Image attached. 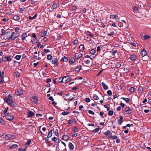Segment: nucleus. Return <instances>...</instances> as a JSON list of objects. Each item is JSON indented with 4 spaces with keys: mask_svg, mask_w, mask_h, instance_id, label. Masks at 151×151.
Instances as JSON below:
<instances>
[{
    "mask_svg": "<svg viewBox=\"0 0 151 151\" xmlns=\"http://www.w3.org/2000/svg\"><path fill=\"white\" fill-rule=\"evenodd\" d=\"M14 33V32H12L9 31L6 32L5 35L6 36V38L9 40L10 39H13V37H12V36Z\"/></svg>",
    "mask_w": 151,
    "mask_h": 151,
    "instance_id": "obj_1",
    "label": "nucleus"
},
{
    "mask_svg": "<svg viewBox=\"0 0 151 151\" xmlns=\"http://www.w3.org/2000/svg\"><path fill=\"white\" fill-rule=\"evenodd\" d=\"M4 117H6V119L10 121H12L14 119V116L13 114L11 113H9L5 115Z\"/></svg>",
    "mask_w": 151,
    "mask_h": 151,
    "instance_id": "obj_2",
    "label": "nucleus"
},
{
    "mask_svg": "<svg viewBox=\"0 0 151 151\" xmlns=\"http://www.w3.org/2000/svg\"><path fill=\"white\" fill-rule=\"evenodd\" d=\"M8 104L10 105L11 106L14 107L16 106V103L12 100L11 99H9V101H8V103H7Z\"/></svg>",
    "mask_w": 151,
    "mask_h": 151,
    "instance_id": "obj_3",
    "label": "nucleus"
},
{
    "mask_svg": "<svg viewBox=\"0 0 151 151\" xmlns=\"http://www.w3.org/2000/svg\"><path fill=\"white\" fill-rule=\"evenodd\" d=\"M23 91L20 89H17L15 91V93L17 96H21L23 94Z\"/></svg>",
    "mask_w": 151,
    "mask_h": 151,
    "instance_id": "obj_4",
    "label": "nucleus"
},
{
    "mask_svg": "<svg viewBox=\"0 0 151 151\" xmlns=\"http://www.w3.org/2000/svg\"><path fill=\"white\" fill-rule=\"evenodd\" d=\"M104 134L109 139H110L111 137L112 133L109 130H108L106 132H104Z\"/></svg>",
    "mask_w": 151,
    "mask_h": 151,
    "instance_id": "obj_5",
    "label": "nucleus"
},
{
    "mask_svg": "<svg viewBox=\"0 0 151 151\" xmlns=\"http://www.w3.org/2000/svg\"><path fill=\"white\" fill-rule=\"evenodd\" d=\"M31 101L35 104H36L38 101V98L37 96H35L34 97H32L30 98Z\"/></svg>",
    "mask_w": 151,
    "mask_h": 151,
    "instance_id": "obj_6",
    "label": "nucleus"
},
{
    "mask_svg": "<svg viewBox=\"0 0 151 151\" xmlns=\"http://www.w3.org/2000/svg\"><path fill=\"white\" fill-rule=\"evenodd\" d=\"M35 114L32 111L29 110L27 112V117L29 118L33 116Z\"/></svg>",
    "mask_w": 151,
    "mask_h": 151,
    "instance_id": "obj_7",
    "label": "nucleus"
},
{
    "mask_svg": "<svg viewBox=\"0 0 151 151\" xmlns=\"http://www.w3.org/2000/svg\"><path fill=\"white\" fill-rule=\"evenodd\" d=\"M147 52L144 48H143L141 51L140 55L142 57H144L146 55H147Z\"/></svg>",
    "mask_w": 151,
    "mask_h": 151,
    "instance_id": "obj_8",
    "label": "nucleus"
},
{
    "mask_svg": "<svg viewBox=\"0 0 151 151\" xmlns=\"http://www.w3.org/2000/svg\"><path fill=\"white\" fill-rule=\"evenodd\" d=\"M82 65H78L74 68L73 70L77 73H79L81 69Z\"/></svg>",
    "mask_w": 151,
    "mask_h": 151,
    "instance_id": "obj_9",
    "label": "nucleus"
},
{
    "mask_svg": "<svg viewBox=\"0 0 151 151\" xmlns=\"http://www.w3.org/2000/svg\"><path fill=\"white\" fill-rule=\"evenodd\" d=\"M130 59L133 61L136 60H137V56L135 54H133L131 56Z\"/></svg>",
    "mask_w": 151,
    "mask_h": 151,
    "instance_id": "obj_10",
    "label": "nucleus"
},
{
    "mask_svg": "<svg viewBox=\"0 0 151 151\" xmlns=\"http://www.w3.org/2000/svg\"><path fill=\"white\" fill-rule=\"evenodd\" d=\"M58 59L56 58H53L52 60V63L55 66L58 65Z\"/></svg>",
    "mask_w": 151,
    "mask_h": 151,
    "instance_id": "obj_11",
    "label": "nucleus"
},
{
    "mask_svg": "<svg viewBox=\"0 0 151 151\" xmlns=\"http://www.w3.org/2000/svg\"><path fill=\"white\" fill-rule=\"evenodd\" d=\"M123 116H120L119 119L118 121V124L119 125H120L122 124L123 122Z\"/></svg>",
    "mask_w": 151,
    "mask_h": 151,
    "instance_id": "obj_12",
    "label": "nucleus"
},
{
    "mask_svg": "<svg viewBox=\"0 0 151 151\" xmlns=\"http://www.w3.org/2000/svg\"><path fill=\"white\" fill-rule=\"evenodd\" d=\"M28 32H26L22 34V35H21V37L22 38V41H24L25 40L26 38L27 37V33Z\"/></svg>",
    "mask_w": 151,
    "mask_h": 151,
    "instance_id": "obj_13",
    "label": "nucleus"
},
{
    "mask_svg": "<svg viewBox=\"0 0 151 151\" xmlns=\"http://www.w3.org/2000/svg\"><path fill=\"white\" fill-rule=\"evenodd\" d=\"M75 58L73 57H71L69 60V63L70 64H74L75 63Z\"/></svg>",
    "mask_w": 151,
    "mask_h": 151,
    "instance_id": "obj_14",
    "label": "nucleus"
},
{
    "mask_svg": "<svg viewBox=\"0 0 151 151\" xmlns=\"http://www.w3.org/2000/svg\"><path fill=\"white\" fill-rule=\"evenodd\" d=\"M61 143L64 145V147H63V148H65V149H62V148H60V149L58 147L59 149V150L60 151H66V149L65 148L66 146L65 144V143L64 142H63V141L61 142Z\"/></svg>",
    "mask_w": 151,
    "mask_h": 151,
    "instance_id": "obj_15",
    "label": "nucleus"
},
{
    "mask_svg": "<svg viewBox=\"0 0 151 151\" xmlns=\"http://www.w3.org/2000/svg\"><path fill=\"white\" fill-rule=\"evenodd\" d=\"M110 19H115L116 20H117V19L118 20L119 19V18H118V15L117 14H115L114 15H110Z\"/></svg>",
    "mask_w": 151,
    "mask_h": 151,
    "instance_id": "obj_16",
    "label": "nucleus"
},
{
    "mask_svg": "<svg viewBox=\"0 0 151 151\" xmlns=\"http://www.w3.org/2000/svg\"><path fill=\"white\" fill-rule=\"evenodd\" d=\"M79 49H80V51L83 52L85 50L84 45L83 44L80 45L79 47Z\"/></svg>",
    "mask_w": 151,
    "mask_h": 151,
    "instance_id": "obj_17",
    "label": "nucleus"
},
{
    "mask_svg": "<svg viewBox=\"0 0 151 151\" xmlns=\"http://www.w3.org/2000/svg\"><path fill=\"white\" fill-rule=\"evenodd\" d=\"M9 107H7L6 109L4 110V111L2 112V113L1 114V115H3V116H4L5 115H6V114H7L8 113H7V111L8 110Z\"/></svg>",
    "mask_w": 151,
    "mask_h": 151,
    "instance_id": "obj_18",
    "label": "nucleus"
},
{
    "mask_svg": "<svg viewBox=\"0 0 151 151\" xmlns=\"http://www.w3.org/2000/svg\"><path fill=\"white\" fill-rule=\"evenodd\" d=\"M101 84L104 90H107L108 89V86L106 85L104 82H102Z\"/></svg>",
    "mask_w": 151,
    "mask_h": 151,
    "instance_id": "obj_19",
    "label": "nucleus"
},
{
    "mask_svg": "<svg viewBox=\"0 0 151 151\" xmlns=\"http://www.w3.org/2000/svg\"><path fill=\"white\" fill-rule=\"evenodd\" d=\"M83 55L81 53H80L78 55H76L74 56L76 60H78Z\"/></svg>",
    "mask_w": 151,
    "mask_h": 151,
    "instance_id": "obj_20",
    "label": "nucleus"
},
{
    "mask_svg": "<svg viewBox=\"0 0 151 151\" xmlns=\"http://www.w3.org/2000/svg\"><path fill=\"white\" fill-rule=\"evenodd\" d=\"M66 78L65 76L63 78L60 77L59 79V82L60 83H64V79H65Z\"/></svg>",
    "mask_w": 151,
    "mask_h": 151,
    "instance_id": "obj_21",
    "label": "nucleus"
},
{
    "mask_svg": "<svg viewBox=\"0 0 151 151\" xmlns=\"http://www.w3.org/2000/svg\"><path fill=\"white\" fill-rule=\"evenodd\" d=\"M15 33L14 32V33L12 36V37L13 38L12 39H10L11 40H14L20 36V34L19 33H18V35H17V36H15Z\"/></svg>",
    "mask_w": 151,
    "mask_h": 151,
    "instance_id": "obj_22",
    "label": "nucleus"
},
{
    "mask_svg": "<svg viewBox=\"0 0 151 151\" xmlns=\"http://www.w3.org/2000/svg\"><path fill=\"white\" fill-rule=\"evenodd\" d=\"M68 146L69 149L71 150H73L74 148V145L71 142L69 143Z\"/></svg>",
    "mask_w": 151,
    "mask_h": 151,
    "instance_id": "obj_23",
    "label": "nucleus"
},
{
    "mask_svg": "<svg viewBox=\"0 0 151 151\" xmlns=\"http://www.w3.org/2000/svg\"><path fill=\"white\" fill-rule=\"evenodd\" d=\"M13 19L15 21H18L20 19V17L18 15H15L13 17Z\"/></svg>",
    "mask_w": 151,
    "mask_h": 151,
    "instance_id": "obj_24",
    "label": "nucleus"
},
{
    "mask_svg": "<svg viewBox=\"0 0 151 151\" xmlns=\"http://www.w3.org/2000/svg\"><path fill=\"white\" fill-rule=\"evenodd\" d=\"M67 77L65 79H64V83H65L68 82L70 81V79L69 77L68 76H65Z\"/></svg>",
    "mask_w": 151,
    "mask_h": 151,
    "instance_id": "obj_25",
    "label": "nucleus"
},
{
    "mask_svg": "<svg viewBox=\"0 0 151 151\" xmlns=\"http://www.w3.org/2000/svg\"><path fill=\"white\" fill-rule=\"evenodd\" d=\"M47 34V32L46 31H44L43 32L41 33L40 35V36L41 37H44L46 36Z\"/></svg>",
    "mask_w": 151,
    "mask_h": 151,
    "instance_id": "obj_26",
    "label": "nucleus"
},
{
    "mask_svg": "<svg viewBox=\"0 0 151 151\" xmlns=\"http://www.w3.org/2000/svg\"><path fill=\"white\" fill-rule=\"evenodd\" d=\"M69 139V137L67 135H64L63 137V139L64 140H67Z\"/></svg>",
    "mask_w": 151,
    "mask_h": 151,
    "instance_id": "obj_27",
    "label": "nucleus"
},
{
    "mask_svg": "<svg viewBox=\"0 0 151 151\" xmlns=\"http://www.w3.org/2000/svg\"><path fill=\"white\" fill-rule=\"evenodd\" d=\"M53 129L51 130L49 132L48 134L47 135V138H50V137L52 135V131H53Z\"/></svg>",
    "mask_w": 151,
    "mask_h": 151,
    "instance_id": "obj_28",
    "label": "nucleus"
},
{
    "mask_svg": "<svg viewBox=\"0 0 151 151\" xmlns=\"http://www.w3.org/2000/svg\"><path fill=\"white\" fill-rule=\"evenodd\" d=\"M132 9L133 10L136 12H138L139 11L138 8L135 6H132Z\"/></svg>",
    "mask_w": 151,
    "mask_h": 151,
    "instance_id": "obj_29",
    "label": "nucleus"
},
{
    "mask_svg": "<svg viewBox=\"0 0 151 151\" xmlns=\"http://www.w3.org/2000/svg\"><path fill=\"white\" fill-rule=\"evenodd\" d=\"M98 128H96L92 131V132L94 133L97 132L100 129L99 127V126H98Z\"/></svg>",
    "mask_w": 151,
    "mask_h": 151,
    "instance_id": "obj_30",
    "label": "nucleus"
},
{
    "mask_svg": "<svg viewBox=\"0 0 151 151\" xmlns=\"http://www.w3.org/2000/svg\"><path fill=\"white\" fill-rule=\"evenodd\" d=\"M122 99L124 100L127 103H128L129 101V99L128 98L122 97Z\"/></svg>",
    "mask_w": 151,
    "mask_h": 151,
    "instance_id": "obj_31",
    "label": "nucleus"
},
{
    "mask_svg": "<svg viewBox=\"0 0 151 151\" xmlns=\"http://www.w3.org/2000/svg\"><path fill=\"white\" fill-rule=\"evenodd\" d=\"M52 56L50 54H48L47 55V58L49 60H50L52 59Z\"/></svg>",
    "mask_w": 151,
    "mask_h": 151,
    "instance_id": "obj_32",
    "label": "nucleus"
},
{
    "mask_svg": "<svg viewBox=\"0 0 151 151\" xmlns=\"http://www.w3.org/2000/svg\"><path fill=\"white\" fill-rule=\"evenodd\" d=\"M150 38V37L148 35H146L144 36V39L145 40H147Z\"/></svg>",
    "mask_w": 151,
    "mask_h": 151,
    "instance_id": "obj_33",
    "label": "nucleus"
},
{
    "mask_svg": "<svg viewBox=\"0 0 151 151\" xmlns=\"http://www.w3.org/2000/svg\"><path fill=\"white\" fill-rule=\"evenodd\" d=\"M54 133L55 134V135L57 137H58L59 136V133H58V130L57 129H55V131L54 132Z\"/></svg>",
    "mask_w": 151,
    "mask_h": 151,
    "instance_id": "obj_34",
    "label": "nucleus"
},
{
    "mask_svg": "<svg viewBox=\"0 0 151 151\" xmlns=\"http://www.w3.org/2000/svg\"><path fill=\"white\" fill-rule=\"evenodd\" d=\"M72 130L74 132H78V128L76 127H73L72 128Z\"/></svg>",
    "mask_w": 151,
    "mask_h": 151,
    "instance_id": "obj_35",
    "label": "nucleus"
},
{
    "mask_svg": "<svg viewBox=\"0 0 151 151\" xmlns=\"http://www.w3.org/2000/svg\"><path fill=\"white\" fill-rule=\"evenodd\" d=\"M58 7V4H57L55 3L52 6V8L53 9H55L57 8Z\"/></svg>",
    "mask_w": 151,
    "mask_h": 151,
    "instance_id": "obj_36",
    "label": "nucleus"
},
{
    "mask_svg": "<svg viewBox=\"0 0 151 151\" xmlns=\"http://www.w3.org/2000/svg\"><path fill=\"white\" fill-rule=\"evenodd\" d=\"M9 137L10 139H14L16 137L15 135L12 134H9Z\"/></svg>",
    "mask_w": 151,
    "mask_h": 151,
    "instance_id": "obj_37",
    "label": "nucleus"
},
{
    "mask_svg": "<svg viewBox=\"0 0 151 151\" xmlns=\"http://www.w3.org/2000/svg\"><path fill=\"white\" fill-rule=\"evenodd\" d=\"M121 64L119 62H117L116 64V66L117 68H119L121 67Z\"/></svg>",
    "mask_w": 151,
    "mask_h": 151,
    "instance_id": "obj_38",
    "label": "nucleus"
},
{
    "mask_svg": "<svg viewBox=\"0 0 151 151\" xmlns=\"http://www.w3.org/2000/svg\"><path fill=\"white\" fill-rule=\"evenodd\" d=\"M93 97L94 99L95 100H98L99 99V97L96 94H94L93 95Z\"/></svg>",
    "mask_w": 151,
    "mask_h": 151,
    "instance_id": "obj_39",
    "label": "nucleus"
},
{
    "mask_svg": "<svg viewBox=\"0 0 151 151\" xmlns=\"http://www.w3.org/2000/svg\"><path fill=\"white\" fill-rule=\"evenodd\" d=\"M18 147V145L17 144H14L12 145L10 147V148H13L15 149L17 148Z\"/></svg>",
    "mask_w": 151,
    "mask_h": 151,
    "instance_id": "obj_40",
    "label": "nucleus"
},
{
    "mask_svg": "<svg viewBox=\"0 0 151 151\" xmlns=\"http://www.w3.org/2000/svg\"><path fill=\"white\" fill-rule=\"evenodd\" d=\"M138 91L140 93L142 92L143 91V88L142 86H139L138 88Z\"/></svg>",
    "mask_w": 151,
    "mask_h": 151,
    "instance_id": "obj_41",
    "label": "nucleus"
},
{
    "mask_svg": "<svg viewBox=\"0 0 151 151\" xmlns=\"http://www.w3.org/2000/svg\"><path fill=\"white\" fill-rule=\"evenodd\" d=\"M118 50H116L114 51H111V53L112 55H115V53L117 52Z\"/></svg>",
    "mask_w": 151,
    "mask_h": 151,
    "instance_id": "obj_42",
    "label": "nucleus"
},
{
    "mask_svg": "<svg viewBox=\"0 0 151 151\" xmlns=\"http://www.w3.org/2000/svg\"><path fill=\"white\" fill-rule=\"evenodd\" d=\"M21 57V55H17L15 57V59L17 60H19L20 59Z\"/></svg>",
    "mask_w": 151,
    "mask_h": 151,
    "instance_id": "obj_43",
    "label": "nucleus"
},
{
    "mask_svg": "<svg viewBox=\"0 0 151 151\" xmlns=\"http://www.w3.org/2000/svg\"><path fill=\"white\" fill-rule=\"evenodd\" d=\"M4 138L6 140H10L9 138V134L6 135L5 137H4Z\"/></svg>",
    "mask_w": 151,
    "mask_h": 151,
    "instance_id": "obj_44",
    "label": "nucleus"
},
{
    "mask_svg": "<svg viewBox=\"0 0 151 151\" xmlns=\"http://www.w3.org/2000/svg\"><path fill=\"white\" fill-rule=\"evenodd\" d=\"M52 141H54L55 142H57V140H59V139H57V138L56 137H54L52 138Z\"/></svg>",
    "mask_w": 151,
    "mask_h": 151,
    "instance_id": "obj_45",
    "label": "nucleus"
},
{
    "mask_svg": "<svg viewBox=\"0 0 151 151\" xmlns=\"http://www.w3.org/2000/svg\"><path fill=\"white\" fill-rule=\"evenodd\" d=\"M134 87H132L130 88L129 89V91L130 93H132L134 92Z\"/></svg>",
    "mask_w": 151,
    "mask_h": 151,
    "instance_id": "obj_46",
    "label": "nucleus"
},
{
    "mask_svg": "<svg viewBox=\"0 0 151 151\" xmlns=\"http://www.w3.org/2000/svg\"><path fill=\"white\" fill-rule=\"evenodd\" d=\"M87 34L88 35H89L90 37H93V35L89 31H87Z\"/></svg>",
    "mask_w": 151,
    "mask_h": 151,
    "instance_id": "obj_47",
    "label": "nucleus"
},
{
    "mask_svg": "<svg viewBox=\"0 0 151 151\" xmlns=\"http://www.w3.org/2000/svg\"><path fill=\"white\" fill-rule=\"evenodd\" d=\"M9 99H9V98H8L7 97H5L4 99V101L6 103H8V101H9Z\"/></svg>",
    "mask_w": 151,
    "mask_h": 151,
    "instance_id": "obj_48",
    "label": "nucleus"
},
{
    "mask_svg": "<svg viewBox=\"0 0 151 151\" xmlns=\"http://www.w3.org/2000/svg\"><path fill=\"white\" fill-rule=\"evenodd\" d=\"M38 41V40L37 39V38H35L32 41V44H35Z\"/></svg>",
    "mask_w": 151,
    "mask_h": 151,
    "instance_id": "obj_49",
    "label": "nucleus"
},
{
    "mask_svg": "<svg viewBox=\"0 0 151 151\" xmlns=\"http://www.w3.org/2000/svg\"><path fill=\"white\" fill-rule=\"evenodd\" d=\"M6 60L7 61H10L12 60V59L9 56H6Z\"/></svg>",
    "mask_w": 151,
    "mask_h": 151,
    "instance_id": "obj_50",
    "label": "nucleus"
},
{
    "mask_svg": "<svg viewBox=\"0 0 151 151\" xmlns=\"http://www.w3.org/2000/svg\"><path fill=\"white\" fill-rule=\"evenodd\" d=\"M113 111L112 110H110L109 111V112L108 113V114L109 115L112 116L113 115Z\"/></svg>",
    "mask_w": 151,
    "mask_h": 151,
    "instance_id": "obj_51",
    "label": "nucleus"
},
{
    "mask_svg": "<svg viewBox=\"0 0 151 151\" xmlns=\"http://www.w3.org/2000/svg\"><path fill=\"white\" fill-rule=\"evenodd\" d=\"M31 142V140L30 139H27V142L25 144V145H29L30 144Z\"/></svg>",
    "mask_w": 151,
    "mask_h": 151,
    "instance_id": "obj_52",
    "label": "nucleus"
},
{
    "mask_svg": "<svg viewBox=\"0 0 151 151\" xmlns=\"http://www.w3.org/2000/svg\"><path fill=\"white\" fill-rule=\"evenodd\" d=\"M132 109L129 110L128 111H126V113L127 114H131V111H132Z\"/></svg>",
    "mask_w": 151,
    "mask_h": 151,
    "instance_id": "obj_53",
    "label": "nucleus"
},
{
    "mask_svg": "<svg viewBox=\"0 0 151 151\" xmlns=\"http://www.w3.org/2000/svg\"><path fill=\"white\" fill-rule=\"evenodd\" d=\"M70 113L69 112H67V111H63V112L62 114L63 115H66L69 114Z\"/></svg>",
    "mask_w": 151,
    "mask_h": 151,
    "instance_id": "obj_54",
    "label": "nucleus"
},
{
    "mask_svg": "<svg viewBox=\"0 0 151 151\" xmlns=\"http://www.w3.org/2000/svg\"><path fill=\"white\" fill-rule=\"evenodd\" d=\"M107 93L108 95L110 96L112 94L111 91L110 90L107 91Z\"/></svg>",
    "mask_w": 151,
    "mask_h": 151,
    "instance_id": "obj_55",
    "label": "nucleus"
},
{
    "mask_svg": "<svg viewBox=\"0 0 151 151\" xmlns=\"http://www.w3.org/2000/svg\"><path fill=\"white\" fill-rule=\"evenodd\" d=\"M4 71H2L1 72H0V76L2 78H4Z\"/></svg>",
    "mask_w": 151,
    "mask_h": 151,
    "instance_id": "obj_56",
    "label": "nucleus"
},
{
    "mask_svg": "<svg viewBox=\"0 0 151 151\" xmlns=\"http://www.w3.org/2000/svg\"><path fill=\"white\" fill-rule=\"evenodd\" d=\"M117 138V137L116 136L114 135L113 136H112L111 135V137L110 138V139H116Z\"/></svg>",
    "mask_w": 151,
    "mask_h": 151,
    "instance_id": "obj_57",
    "label": "nucleus"
},
{
    "mask_svg": "<svg viewBox=\"0 0 151 151\" xmlns=\"http://www.w3.org/2000/svg\"><path fill=\"white\" fill-rule=\"evenodd\" d=\"M129 43V44L133 46L134 47H136V44L135 43L132 42H130Z\"/></svg>",
    "mask_w": 151,
    "mask_h": 151,
    "instance_id": "obj_58",
    "label": "nucleus"
},
{
    "mask_svg": "<svg viewBox=\"0 0 151 151\" xmlns=\"http://www.w3.org/2000/svg\"><path fill=\"white\" fill-rule=\"evenodd\" d=\"M91 53L92 54H94L96 52V50L94 49H92L90 51Z\"/></svg>",
    "mask_w": 151,
    "mask_h": 151,
    "instance_id": "obj_59",
    "label": "nucleus"
},
{
    "mask_svg": "<svg viewBox=\"0 0 151 151\" xmlns=\"http://www.w3.org/2000/svg\"><path fill=\"white\" fill-rule=\"evenodd\" d=\"M78 88V86H75L74 87L72 88V90L74 91L76 90Z\"/></svg>",
    "mask_w": 151,
    "mask_h": 151,
    "instance_id": "obj_60",
    "label": "nucleus"
},
{
    "mask_svg": "<svg viewBox=\"0 0 151 151\" xmlns=\"http://www.w3.org/2000/svg\"><path fill=\"white\" fill-rule=\"evenodd\" d=\"M0 123L2 124H4V121L1 118H0Z\"/></svg>",
    "mask_w": 151,
    "mask_h": 151,
    "instance_id": "obj_61",
    "label": "nucleus"
},
{
    "mask_svg": "<svg viewBox=\"0 0 151 151\" xmlns=\"http://www.w3.org/2000/svg\"><path fill=\"white\" fill-rule=\"evenodd\" d=\"M44 52L46 53H47L50 52V50L49 49H44Z\"/></svg>",
    "mask_w": 151,
    "mask_h": 151,
    "instance_id": "obj_62",
    "label": "nucleus"
},
{
    "mask_svg": "<svg viewBox=\"0 0 151 151\" xmlns=\"http://www.w3.org/2000/svg\"><path fill=\"white\" fill-rule=\"evenodd\" d=\"M15 74L16 75V76L17 77H19L20 76V73L18 72H16L15 73Z\"/></svg>",
    "mask_w": 151,
    "mask_h": 151,
    "instance_id": "obj_63",
    "label": "nucleus"
},
{
    "mask_svg": "<svg viewBox=\"0 0 151 151\" xmlns=\"http://www.w3.org/2000/svg\"><path fill=\"white\" fill-rule=\"evenodd\" d=\"M64 59L63 62H67L68 60V58L65 56H64Z\"/></svg>",
    "mask_w": 151,
    "mask_h": 151,
    "instance_id": "obj_64",
    "label": "nucleus"
}]
</instances>
